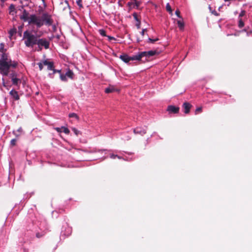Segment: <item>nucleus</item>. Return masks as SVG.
<instances>
[{
  "instance_id": "obj_20",
  "label": "nucleus",
  "mask_w": 252,
  "mask_h": 252,
  "mask_svg": "<svg viewBox=\"0 0 252 252\" xmlns=\"http://www.w3.org/2000/svg\"><path fill=\"white\" fill-rule=\"evenodd\" d=\"M166 9L169 13L170 14H171V15H173V12H172V8H171L169 3H167L166 4Z\"/></svg>"
},
{
  "instance_id": "obj_23",
  "label": "nucleus",
  "mask_w": 252,
  "mask_h": 252,
  "mask_svg": "<svg viewBox=\"0 0 252 252\" xmlns=\"http://www.w3.org/2000/svg\"><path fill=\"white\" fill-rule=\"evenodd\" d=\"M61 128H63V132L65 134H68L69 133V130L67 127H61Z\"/></svg>"
},
{
  "instance_id": "obj_14",
  "label": "nucleus",
  "mask_w": 252,
  "mask_h": 252,
  "mask_svg": "<svg viewBox=\"0 0 252 252\" xmlns=\"http://www.w3.org/2000/svg\"><path fill=\"white\" fill-rule=\"evenodd\" d=\"M131 2H129L127 4L130 8H133L135 6L138 7L139 6L140 3L136 0H131Z\"/></svg>"
},
{
  "instance_id": "obj_12",
  "label": "nucleus",
  "mask_w": 252,
  "mask_h": 252,
  "mask_svg": "<svg viewBox=\"0 0 252 252\" xmlns=\"http://www.w3.org/2000/svg\"><path fill=\"white\" fill-rule=\"evenodd\" d=\"M10 95L11 97L16 100H18L20 99V97L18 95V92L15 90H12L10 93Z\"/></svg>"
},
{
  "instance_id": "obj_39",
  "label": "nucleus",
  "mask_w": 252,
  "mask_h": 252,
  "mask_svg": "<svg viewBox=\"0 0 252 252\" xmlns=\"http://www.w3.org/2000/svg\"><path fill=\"white\" fill-rule=\"evenodd\" d=\"M202 111V108L201 107H198L196 109V112H200Z\"/></svg>"
},
{
  "instance_id": "obj_8",
  "label": "nucleus",
  "mask_w": 252,
  "mask_h": 252,
  "mask_svg": "<svg viewBox=\"0 0 252 252\" xmlns=\"http://www.w3.org/2000/svg\"><path fill=\"white\" fill-rule=\"evenodd\" d=\"M43 63L44 65H46L47 66V69L48 70H52L53 69L54 63L52 62H50L47 60H44L43 61Z\"/></svg>"
},
{
  "instance_id": "obj_17",
  "label": "nucleus",
  "mask_w": 252,
  "mask_h": 252,
  "mask_svg": "<svg viewBox=\"0 0 252 252\" xmlns=\"http://www.w3.org/2000/svg\"><path fill=\"white\" fill-rule=\"evenodd\" d=\"M141 128V127H136V128L133 129L134 132L135 133H139L141 135H143L145 133V131L142 130Z\"/></svg>"
},
{
  "instance_id": "obj_1",
  "label": "nucleus",
  "mask_w": 252,
  "mask_h": 252,
  "mask_svg": "<svg viewBox=\"0 0 252 252\" xmlns=\"http://www.w3.org/2000/svg\"><path fill=\"white\" fill-rule=\"evenodd\" d=\"M17 64V62L8 59L6 54H2L0 59V73L7 76L10 72V68H15Z\"/></svg>"
},
{
  "instance_id": "obj_2",
  "label": "nucleus",
  "mask_w": 252,
  "mask_h": 252,
  "mask_svg": "<svg viewBox=\"0 0 252 252\" xmlns=\"http://www.w3.org/2000/svg\"><path fill=\"white\" fill-rule=\"evenodd\" d=\"M38 37L31 32L26 31L24 32L23 40L27 47H33L37 42Z\"/></svg>"
},
{
  "instance_id": "obj_6",
  "label": "nucleus",
  "mask_w": 252,
  "mask_h": 252,
  "mask_svg": "<svg viewBox=\"0 0 252 252\" xmlns=\"http://www.w3.org/2000/svg\"><path fill=\"white\" fill-rule=\"evenodd\" d=\"M42 19H43V24L44 25V23L45 24L48 25H52L53 23V21L51 19V16L47 14H43L42 15Z\"/></svg>"
},
{
  "instance_id": "obj_22",
  "label": "nucleus",
  "mask_w": 252,
  "mask_h": 252,
  "mask_svg": "<svg viewBox=\"0 0 252 252\" xmlns=\"http://www.w3.org/2000/svg\"><path fill=\"white\" fill-rule=\"evenodd\" d=\"M16 33V29H12L10 30L9 32V37L10 38H11V37Z\"/></svg>"
},
{
  "instance_id": "obj_42",
  "label": "nucleus",
  "mask_w": 252,
  "mask_h": 252,
  "mask_svg": "<svg viewBox=\"0 0 252 252\" xmlns=\"http://www.w3.org/2000/svg\"><path fill=\"white\" fill-rule=\"evenodd\" d=\"M146 31H147V29H143V30H142V31L141 32V34H142V35H144V34L145 32H146Z\"/></svg>"
},
{
  "instance_id": "obj_36",
  "label": "nucleus",
  "mask_w": 252,
  "mask_h": 252,
  "mask_svg": "<svg viewBox=\"0 0 252 252\" xmlns=\"http://www.w3.org/2000/svg\"><path fill=\"white\" fill-rule=\"evenodd\" d=\"M140 24H141L140 21H137V23L136 24V27H137L138 29H140Z\"/></svg>"
},
{
  "instance_id": "obj_30",
  "label": "nucleus",
  "mask_w": 252,
  "mask_h": 252,
  "mask_svg": "<svg viewBox=\"0 0 252 252\" xmlns=\"http://www.w3.org/2000/svg\"><path fill=\"white\" fill-rule=\"evenodd\" d=\"M38 65L40 70H41L43 69V65H44V64L43 63V62L38 63Z\"/></svg>"
},
{
  "instance_id": "obj_43",
  "label": "nucleus",
  "mask_w": 252,
  "mask_h": 252,
  "mask_svg": "<svg viewBox=\"0 0 252 252\" xmlns=\"http://www.w3.org/2000/svg\"><path fill=\"white\" fill-rule=\"evenodd\" d=\"M36 236L37 238H40L42 237V235L40 234L39 233H36Z\"/></svg>"
},
{
  "instance_id": "obj_16",
  "label": "nucleus",
  "mask_w": 252,
  "mask_h": 252,
  "mask_svg": "<svg viewBox=\"0 0 252 252\" xmlns=\"http://www.w3.org/2000/svg\"><path fill=\"white\" fill-rule=\"evenodd\" d=\"M115 91H118V90L116 89L115 88V87L114 86H109L108 88H106L105 90V92L106 93H107V94L113 93V92H114Z\"/></svg>"
},
{
  "instance_id": "obj_29",
  "label": "nucleus",
  "mask_w": 252,
  "mask_h": 252,
  "mask_svg": "<svg viewBox=\"0 0 252 252\" xmlns=\"http://www.w3.org/2000/svg\"><path fill=\"white\" fill-rule=\"evenodd\" d=\"M133 16L135 20L136 21V22L138 21H140V20L138 18V15L136 13H134L133 14Z\"/></svg>"
},
{
  "instance_id": "obj_32",
  "label": "nucleus",
  "mask_w": 252,
  "mask_h": 252,
  "mask_svg": "<svg viewBox=\"0 0 252 252\" xmlns=\"http://www.w3.org/2000/svg\"><path fill=\"white\" fill-rule=\"evenodd\" d=\"M158 38H156L155 39H152L150 38H148V42H150V43H154V42L156 41H158Z\"/></svg>"
},
{
  "instance_id": "obj_37",
  "label": "nucleus",
  "mask_w": 252,
  "mask_h": 252,
  "mask_svg": "<svg viewBox=\"0 0 252 252\" xmlns=\"http://www.w3.org/2000/svg\"><path fill=\"white\" fill-rule=\"evenodd\" d=\"M3 48H4V44H3V43H1L0 47V51L2 52Z\"/></svg>"
},
{
  "instance_id": "obj_28",
  "label": "nucleus",
  "mask_w": 252,
  "mask_h": 252,
  "mask_svg": "<svg viewBox=\"0 0 252 252\" xmlns=\"http://www.w3.org/2000/svg\"><path fill=\"white\" fill-rule=\"evenodd\" d=\"M72 130L74 133L75 134V135H76L77 136L81 134L80 131L77 129L75 127H73Z\"/></svg>"
},
{
  "instance_id": "obj_35",
  "label": "nucleus",
  "mask_w": 252,
  "mask_h": 252,
  "mask_svg": "<svg viewBox=\"0 0 252 252\" xmlns=\"http://www.w3.org/2000/svg\"><path fill=\"white\" fill-rule=\"evenodd\" d=\"M175 14L179 17V18H181V16H180V12L179 11V10L177 9L175 11Z\"/></svg>"
},
{
  "instance_id": "obj_46",
  "label": "nucleus",
  "mask_w": 252,
  "mask_h": 252,
  "mask_svg": "<svg viewBox=\"0 0 252 252\" xmlns=\"http://www.w3.org/2000/svg\"><path fill=\"white\" fill-rule=\"evenodd\" d=\"M3 86H4V87H6L5 84V83H4V81H3Z\"/></svg>"
},
{
  "instance_id": "obj_11",
  "label": "nucleus",
  "mask_w": 252,
  "mask_h": 252,
  "mask_svg": "<svg viewBox=\"0 0 252 252\" xmlns=\"http://www.w3.org/2000/svg\"><path fill=\"white\" fill-rule=\"evenodd\" d=\"M120 58L123 61H124L125 63H128L130 61H132L131 57H129L126 54L121 55L120 57Z\"/></svg>"
},
{
  "instance_id": "obj_19",
  "label": "nucleus",
  "mask_w": 252,
  "mask_h": 252,
  "mask_svg": "<svg viewBox=\"0 0 252 252\" xmlns=\"http://www.w3.org/2000/svg\"><path fill=\"white\" fill-rule=\"evenodd\" d=\"M144 52L145 53V55L144 56H146V57L147 56H148V57L153 56L156 55V54L157 53L156 51H153V50L149 51L148 52Z\"/></svg>"
},
{
  "instance_id": "obj_9",
  "label": "nucleus",
  "mask_w": 252,
  "mask_h": 252,
  "mask_svg": "<svg viewBox=\"0 0 252 252\" xmlns=\"http://www.w3.org/2000/svg\"><path fill=\"white\" fill-rule=\"evenodd\" d=\"M20 19L23 20L24 22L28 21L29 20V13L26 10H24L22 14L20 17Z\"/></svg>"
},
{
  "instance_id": "obj_41",
  "label": "nucleus",
  "mask_w": 252,
  "mask_h": 252,
  "mask_svg": "<svg viewBox=\"0 0 252 252\" xmlns=\"http://www.w3.org/2000/svg\"><path fill=\"white\" fill-rule=\"evenodd\" d=\"M212 13L214 15H216V16H218V15H219V14H218V13L216 11H212Z\"/></svg>"
},
{
  "instance_id": "obj_21",
  "label": "nucleus",
  "mask_w": 252,
  "mask_h": 252,
  "mask_svg": "<svg viewBox=\"0 0 252 252\" xmlns=\"http://www.w3.org/2000/svg\"><path fill=\"white\" fill-rule=\"evenodd\" d=\"M65 74H66V76H67L70 78H72L73 75H74L73 72L70 70H68L66 72Z\"/></svg>"
},
{
  "instance_id": "obj_10",
  "label": "nucleus",
  "mask_w": 252,
  "mask_h": 252,
  "mask_svg": "<svg viewBox=\"0 0 252 252\" xmlns=\"http://www.w3.org/2000/svg\"><path fill=\"white\" fill-rule=\"evenodd\" d=\"M11 79L13 85H18L21 83V80L20 79L17 78L16 77V75L15 74H12L11 75Z\"/></svg>"
},
{
  "instance_id": "obj_15",
  "label": "nucleus",
  "mask_w": 252,
  "mask_h": 252,
  "mask_svg": "<svg viewBox=\"0 0 252 252\" xmlns=\"http://www.w3.org/2000/svg\"><path fill=\"white\" fill-rule=\"evenodd\" d=\"M8 10H9V13L10 15H14L16 13L15 6L13 4H11L10 5Z\"/></svg>"
},
{
  "instance_id": "obj_40",
  "label": "nucleus",
  "mask_w": 252,
  "mask_h": 252,
  "mask_svg": "<svg viewBox=\"0 0 252 252\" xmlns=\"http://www.w3.org/2000/svg\"><path fill=\"white\" fill-rule=\"evenodd\" d=\"M112 158H115L116 157H118V158H121L119 156H118L117 155H112L111 157Z\"/></svg>"
},
{
  "instance_id": "obj_38",
  "label": "nucleus",
  "mask_w": 252,
  "mask_h": 252,
  "mask_svg": "<svg viewBox=\"0 0 252 252\" xmlns=\"http://www.w3.org/2000/svg\"><path fill=\"white\" fill-rule=\"evenodd\" d=\"M52 70L53 71V73H56V72L61 73V70H60L55 69L54 67H53V69H52Z\"/></svg>"
},
{
  "instance_id": "obj_27",
  "label": "nucleus",
  "mask_w": 252,
  "mask_h": 252,
  "mask_svg": "<svg viewBox=\"0 0 252 252\" xmlns=\"http://www.w3.org/2000/svg\"><path fill=\"white\" fill-rule=\"evenodd\" d=\"M98 32H99V33H100V34L102 36H106V32L104 30H103V29L99 30L98 31Z\"/></svg>"
},
{
  "instance_id": "obj_26",
  "label": "nucleus",
  "mask_w": 252,
  "mask_h": 252,
  "mask_svg": "<svg viewBox=\"0 0 252 252\" xmlns=\"http://www.w3.org/2000/svg\"><path fill=\"white\" fill-rule=\"evenodd\" d=\"M69 117L70 118H74L76 120H78V116L75 113H71L69 115Z\"/></svg>"
},
{
  "instance_id": "obj_33",
  "label": "nucleus",
  "mask_w": 252,
  "mask_h": 252,
  "mask_svg": "<svg viewBox=\"0 0 252 252\" xmlns=\"http://www.w3.org/2000/svg\"><path fill=\"white\" fill-rule=\"evenodd\" d=\"M22 128L21 127H19L16 130H14L13 132L15 135H18V134L16 133V132H20Z\"/></svg>"
},
{
  "instance_id": "obj_45",
  "label": "nucleus",
  "mask_w": 252,
  "mask_h": 252,
  "mask_svg": "<svg viewBox=\"0 0 252 252\" xmlns=\"http://www.w3.org/2000/svg\"><path fill=\"white\" fill-rule=\"evenodd\" d=\"M108 38H109V40H111V39H114V37H111V36H108Z\"/></svg>"
},
{
  "instance_id": "obj_18",
  "label": "nucleus",
  "mask_w": 252,
  "mask_h": 252,
  "mask_svg": "<svg viewBox=\"0 0 252 252\" xmlns=\"http://www.w3.org/2000/svg\"><path fill=\"white\" fill-rule=\"evenodd\" d=\"M177 22L179 29L181 30H183L184 28V23L183 20H178Z\"/></svg>"
},
{
  "instance_id": "obj_47",
  "label": "nucleus",
  "mask_w": 252,
  "mask_h": 252,
  "mask_svg": "<svg viewBox=\"0 0 252 252\" xmlns=\"http://www.w3.org/2000/svg\"><path fill=\"white\" fill-rule=\"evenodd\" d=\"M5 0H1L2 2H4Z\"/></svg>"
},
{
  "instance_id": "obj_25",
  "label": "nucleus",
  "mask_w": 252,
  "mask_h": 252,
  "mask_svg": "<svg viewBox=\"0 0 252 252\" xmlns=\"http://www.w3.org/2000/svg\"><path fill=\"white\" fill-rule=\"evenodd\" d=\"M60 78L62 81H66L67 80L66 74H61Z\"/></svg>"
},
{
  "instance_id": "obj_13",
  "label": "nucleus",
  "mask_w": 252,
  "mask_h": 252,
  "mask_svg": "<svg viewBox=\"0 0 252 252\" xmlns=\"http://www.w3.org/2000/svg\"><path fill=\"white\" fill-rule=\"evenodd\" d=\"M145 55V53L142 52L137 55H134V56H133L131 57L132 58V61H134V60H138V61H139L141 59V58L144 57V56Z\"/></svg>"
},
{
  "instance_id": "obj_24",
  "label": "nucleus",
  "mask_w": 252,
  "mask_h": 252,
  "mask_svg": "<svg viewBox=\"0 0 252 252\" xmlns=\"http://www.w3.org/2000/svg\"><path fill=\"white\" fill-rule=\"evenodd\" d=\"M238 26L240 28H242L244 26V23L241 19L239 20Z\"/></svg>"
},
{
  "instance_id": "obj_34",
  "label": "nucleus",
  "mask_w": 252,
  "mask_h": 252,
  "mask_svg": "<svg viewBox=\"0 0 252 252\" xmlns=\"http://www.w3.org/2000/svg\"><path fill=\"white\" fill-rule=\"evenodd\" d=\"M55 129L58 132H63V128H61V127H56Z\"/></svg>"
},
{
  "instance_id": "obj_4",
  "label": "nucleus",
  "mask_w": 252,
  "mask_h": 252,
  "mask_svg": "<svg viewBox=\"0 0 252 252\" xmlns=\"http://www.w3.org/2000/svg\"><path fill=\"white\" fill-rule=\"evenodd\" d=\"M36 44L38 46V51H41L43 48L47 49L49 48L50 41L46 38H38Z\"/></svg>"
},
{
  "instance_id": "obj_3",
  "label": "nucleus",
  "mask_w": 252,
  "mask_h": 252,
  "mask_svg": "<svg viewBox=\"0 0 252 252\" xmlns=\"http://www.w3.org/2000/svg\"><path fill=\"white\" fill-rule=\"evenodd\" d=\"M29 24H34L37 28H40L43 24L42 16H38L36 15H31L28 21Z\"/></svg>"
},
{
  "instance_id": "obj_31",
  "label": "nucleus",
  "mask_w": 252,
  "mask_h": 252,
  "mask_svg": "<svg viewBox=\"0 0 252 252\" xmlns=\"http://www.w3.org/2000/svg\"><path fill=\"white\" fill-rule=\"evenodd\" d=\"M16 140L15 139H12L10 141V144L12 146H15L16 145Z\"/></svg>"
},
{
  "instance_id": "obj_44",
  "label": "nucleus",
  "mask_w": 252,
  "mask_h": 252,
  "mask_svg": "<svg viewBox=\"0 0 252 252\" xmlns=\"http://www.w3.org/2000/svg\"><path fill=\"white\" fill-rule=\"evenodd\" d=\"M244 13H245L244 11H242L241 13L240 14L239 16L240 17V16H243L244 14Z\"/></svg>"
},
{
  "instance_id": "obj_5",
  "label": "nucleus",
  "mask_w": 252,
  "mask_h": 252,
  "mask_svg": "<svg viewBox=\"0 0 252 252\" xmlns=\"http://www.w3.org/2000/svg\"><path fill=\"white\" fill-rule=\"evenodd\" d=\"M167 112L168 114H176L179 112L180 108L174 105H169L167 108Z\"/></svg>"
},
{
  "instance_id": "obj_7",
  "label": "nucleus",
  "mask_w": 252,
  "mask_h": 252,
  "mask_svg": "<svg viewBox=\"0 0 252 252\" xmlns=\"http://www.w3.org/2000/svg\"><path fill=\"white\" fill-rule=\"evenodd\" d=\"M191 105L189 102H185L183 104V108L184 109V113L185 114H188L191 108Z\"/></svg>"
}]
</instances>
